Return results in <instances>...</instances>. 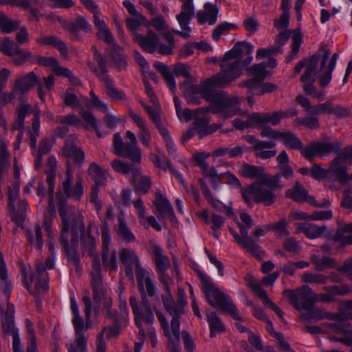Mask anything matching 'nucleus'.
Masks as SVG:
<instances>
[{
    "mask_svg": "<svg viewBox=\"0 0 352 352\" xmlns=\"http://www.w3.org/2000/svg\"><path fill=\"white\" fill-rule=\"evenodd\" d=\"M111 166L116 172L122 175H126L131 173L133 179H137L138 176L140 175V166L128 164L121 160L116 159L113 160L111 162Z\"/></svg>",
    "mask_w": 352,
    "mask_h": 352,
    "instance_id": "obj_43",
    "label": "nucleus"
},
{
    "mask_svg": "<svg viewBox=\"0 0 352 352\" xmlns=\"http://www.w3.org/2000/svg\"><path fill=\"white\" fill-rule=\"evenodd\" d=\"M306 312L302 314L301 316L303 319L310 320H315L316 321L323 319L336 320L338 315L331 312L326 311L323 308L314 307V305H310L308 309H305Z\"/></svg>",
    "mask_w": 352,
    "mask_h": 352,
    "instance_id": "obj_31",
    "label": "nucleus"
},
{
    "mask_svg": "<svg viewBox=\"0 0 352 352\" xmlns=\"http://www.w3.org/2000/svg\"><path fill=\"white\" fill-rule=\"evenodd\" d=\"M91 273L92 276L91 283L93 299L95 304L94 309L96 310L100 307L102 300L104 308H110L112 305V300L107 295V291L103 285L101 265L100 259L96 257L92 261V270Z\"/></svg>",
    "mask_w": 352,
    "mask_h": 352,
    "instance_id": "obj_10",
    "label": "nucleus"
},
{
    "mask_svg": "<svg viewBox=\"0 0 352 352\" xmlns=\"http://www.w3.org/2000/svg\"><path fill=\"white\" fill-rule=\"evenodd\" d=\"M91 50L93 52V59L97 65L89 61L87 65L90 71L94 73L95 75L102 72H108L107 60L104 56L98 52L95 45H92Z\"/></svg>",
    "mask_w": 352,
    "mask_h": 352,
    "instance_id": "obj_38",
    "label": "nucleus"
},
{
    "mask_svg": "<svg viewBox=\"0 0 352 352\" xmlns=\"http://www.w3.org/2000/svg\"><path fill=\"white\" fill-rule=\"evenodd\" d=\"M320 60V55L316 54L308 58L299 61L294 68L296 74H299L304 67L305 68L304 74L300 77V81L305 84L302 87L304 91L311 96L316 90L314 82L316 75L320 74L318 69Z\"/></svg>",
    "mask_w": 352,
    "mask_h": 352,
    "instance_id": "obj_9",
    "label": "nucleus"
},
{
    "mask_svg": "<svg viewBox=\"0 0 352 352\" xmlns=\"http://www.w3.org/2000/svg\"><path fill=\"white\" fill-rule=\"evenodd\" d=\"M151 158L156 167L160 168L164 170L168 169L172 171L173 169L170 161L164 154H162L161 155L151 154Z\"/></svg>",
    "mask_w": 352,
    "mask_h": 352,
    "instance_id": "obj_63",
    "label": "nucleus"
},
{
    "mask_svg": "<svg viewBox=\"0 0 352 352\" xmlns=\"http://www.w3.org/2000/svg\"><path fill=\"white\" fill-rule=\"evenodd\" d=\"M8 210L12 221H15L18 226H21L24 222L26 213L29 210V205L27 201L21 199L17 204V210H15L14 205L13 209L8 208Z\"/></svg>",
    "mask_w": 352,
    "mask_h": 352,
    "instance_id": "obj_44",
    "label": "nucleus"
},
{
    "mask_svg": "<svg viewBox=\"0 0 352 352\" xmlns=\"http://www.w3.org/2000/svg\"><path fill=\"white\" fill-rule=\"evenodd\" d=\"M84 194L82 179L77 178L74 182L73 170L71 165H67L65 175L60 182L58 190L56 193L57 200L59 203L58 213L63 222V230L67 232L69 219L74 217L80 216L77 213L69 212L67 208V199H71L74 201H80Z\"/></svg>",
    "mask_w": 352,
    "mask_h": 352,
    "instance_id": "obj_3",
    "label": "nucleus"
},
{
    "mask_svg": "<svg viewBox=\"0 0 352 352\" xmlns=\"http://www.w3.org/2000/svg\"><path fill=\"white\" fill-rule=\"evenodd\" d=\"M329 277L322 274L305 273L302 276V281L306 283H316L318 285H324L327 283Z\"/></svg>",
    "mask_w": 352,
    "mask_h": 352,
    "instance_id": "obj_62",
    "label": "nucleus"
},
{
    "mask_svg": "<svg viewBox=\"0 0 352 352\" xmlns=\"http://www.w3.org/2000/svg\"><path fill=\"white\" fill-rule=\"evenodd\" d=\"M133 38L134 41L148 53H153L157 50L159 43V36L153 32H148L146 36H142L138 32H133Z\"/></svg>",
    "mask_w": 352,
    "mask_h": 352,
    "instance_id": "obj_25",
    "label": "nucleus"
},
{
    "mask_svg": "<svg viewBox=\"0 0 352 352\" xmlns=\"http://www.w3.org/2000/svg\"><path fill=\"white\" fill-rule=\"evenodd\" d=\"M87 172L90 178L95 182V185L102 186L105 184L107 173L98 164L91 163Z\"/></svg>",
    "mask_w": 352,
    "mask_h": 352,
    "instance_id": "obj_46",
    "label": "nucleus"
},
{
    "mask_svg": "<svg viewBox=\"0 0 352 352\" xmlns=\"http://www.w3.org/2000/svg\"><path fill=\"white\" fill-rule=\"evenodd\" d=\"M108 72H102L97 74L96 76L100 81L104 83L106 94L112 99L122 100L124 98L123 94L118 90L115 86L113 80L107 74Z\"/></svg>",
    "mask_w": 352,
    "mask_h": 352,
    "instance_id": "obj_35",
    "label": "nucleus"
},
{
    "mask_svg": "<svg viewBox=\"0 0 352 352\" xmlns=\"http://www.w3.org/2000/svg\"><path fill=\"white\" fill-rule=\"evenodd\" d=\"M296 101L305 109V110L311 115H318L322 113L331 114L332 102L327 101L318 105L312 106L309 100L302 96H298Z\"/></svg>",
    "mask_w": 352,
    "mask_h": 352,
    "instance_id": "obj_28",
    "label": "nucleus"
},
{
    "mask_svg": "<svg viewBox=\"0 0 352 352\" xmlns=\"http://www.w3.org/2000/svg\"><path fill=\"white\" fill-rule=\"evenodd\" d=\"M2 312V328L3 331L9 335H14L19 333L14 324V307L12 305H8L6 311L1 309Z\"/></svg>",
    "mask_w": 352,
    "mask_h": 352,
    "instance_id": "obj_32",
    "label": "nucleus"
},
{
    "mask_svg": "<svg viewBox=\"0 0 352 352\" xmlns=\"http://www.w3.org/2000/svg\"><path fill=\"white\" fill-rule=\"evenodd\" d=\"M210 120L206 116L196 118L191 124L194 131L199 139L212 134L217 131L220 127V124H209Z\"/></svg>",
    "mask_w": 352,
    "mask_h": 352,
    "instance_id": "obj_26",
    "label": "nucleus"
},
{
    "mask_svg": "<svg viewBox=\"0 0 352 352\" xmlns=\"http://www.w3.org/2000/svg\"><path fill=\"white\" fill-rule=\"evenodd\" d=\"M330 52L327 50L324 52L321 57L319 75V85L321 87H327L331 80V74L334 70L336 62L338 58V54L334 53L329 60Z\"/></svg>",
    "mask_w": 352,
    "mask_h": 352,
    "instance_id": "obj_16",
    "label": "nucleus"
},
{
    "mask_svg": "<svg viewBox=\"0 0 352 352\" xmlns=\"http://www.w3.org/2000/svg\"><path fill=\"white\" fill-rule=\"evenodd\" d=\"M156 316L163 329L164 334L167 338L168 340H170L172 342H177L179 341V320L177 318H173L170 322V327H169L166 317L160 311H156Z\"/></svg>",
    "mask_w": 352,
    "mask_h": 352,
    "instance_id": "obj_23",
    "label": "nucleus"
},
{
    "mask_svg": "<svg viewBox=\"0 0 352 352\" xmlns=\"http://www.w3.org/2000/svg\"><path fill=\"white\" fill-rule=\"evenodd\" d=\"M278 140H280L285 146L291 149L301 150L303 146L300 139L291 132H280Z\"/></svg>",
    "mask_w": 352,
    "mask_h": 352,
    "instance_id": "obj_48",
    "label": "nucleus"
},
{
    "mask_svg": "<svg viewBox=\"0 0 352 352\" xmlns=\"http://www.w3.org/2000/svg\"><path fill=\"white\" fill-rule=\"evenodd\" d=\"M327 179L343 184L348 181L349 175L346 162L340 161V158H334L327 167Z\"/></svg>",
    "mask_w": 352,
    "mask_h": 352,
    "instance_id": "obj_22",
    "label": "nucleus"
},
{
    "mask_svg": "<svg viewBox=\"0 0 352 352\" xmlns=\"http://www.w3.org/2000/svg\"><path fill=\"white\" fill-rule=\"evenodd\" d=\"M276 144L272 141H260L256 145L253 146L255 151V155L258 158L266 160L274 157L276 155V150H272L274 148Z\"/></svg>",
    "mask_w": 352,
    "mask_h": 352,
    "instance_id": "obj_37",
    "label": "nucleus"
},
{
    "mask_svg": "<svg viewBox=\"0 0 352 352\" xmlns=\"http://www.w3.org/2000/svg\"><path fill=\"white\" fill-rule=\"evenodd\" d=\"M87 340L85 337H76L74 340L67 344L68 352H87Z\"/></svg>",
    "mask_w": 352,
    "mask_h": 352,
    "instance_id": "obj_60",
    "label": "nucleus"
},
{
    "mask_svg": "<svg viewBox=\"0 0 352 352\" xmlns=\"http://www.w3.org/2000/svg\"><path fill=\"white\" fill-rule=\"evenodd\" d=\"M239 173L245 178L258 179L260 181L264 176L265 168L262 166L243 163L239 169Z\"/></svg>",
    "mask_w": 352,
    "mask_h": 352,
    "instance_id": "obj_45",
    "label": "nucleus"
},
{
    "mask_svg": "<svg viewBox=\"0 0 352 352\" xmlns=\"http://www.w3.org/2000/svg\"><path fill=\"white\" fill-rule=\"evenodd\" d=\"M16 118L12 124V130L23 131L25 126V119L31 114L34 115L32 120V129L29 131L30 145L32 149L36 148L37 138L40 134V112L38 110H34L31 105L23 104L16 109Z\"/></svg>",
    "mask_w": 352,
    "mask_h": 352,
    "instance_id": "obj_8",
    "label": "nucleus"
},
{
    "mask_svg": "<svg viewBox=\"0 0 352 352\" xmlns=\"http://www.w3.org/2000/svg\"><path fill=\"white\" fill-rule=\"evenodd\" d=\"M224 72L228 68L224 65ZM225 73L219 72L216 76L208 78L199 85H192L185 82L180 85L184 87L183 94L188 103L200 104V95L203 98L211 103V111L224 118H229L240 113V102L237 96H228L225 92L218 91L213 87H223L232 82V78L226 76Z\"/></svg>",
    "mask_w": 352,
    "mask_h": 352,
    "instance_id": "obj_1",
    "label": "nucleus"
},
{
    "mask_svg": "<svg viewBox=\"0 0 352 352\" xmlns=\"http://www.w3.org/2000/svg\"><path fill=\"white\" fill-rule=\"evenodd\" d=\"M329 327L333 331L344 335V337L352 336V327L348 322L340 321L338 322L330 323Z\"/></svg>",
    "mask_w": 352,
    "mask_h": 352,
    "instance_id": "obj_61",
    "label": "nucleus"
},
{
    "mask_svg": "<svg viewBox=\"0 0 352 352\" xmlns=\"http://www.w3.org/2000/svg\"><path fill=\"white\" fill-rule=\"evenodd\" d=\"M154 67L161 74L162 78L164 79L166 85L168 87L170 91L175 94L176 90V84L174 77L171 72L169 71L167 65L165 64L156 61Z\"/></svg>",
    "mask_w": 352,
    "mask_h": 352,
    "instance_id": "obj_47",
    "label": "nucleus"
},
{
    "mask_svg": "<svg viewBox=\"0 0 352 352\" xmlns=\"http://www.w3.org/2000/svg\"><path fill=\"white\" fill-rule=\"evenodd\" d=\"M36 41L37 43L50 45L57 49L63 57L68 56V48L65 43L56 36H42L37 38Z\"/></svg>",
    "mask_w": 352,
    "mask_h": 352,
    "instance_id": "obj_39",
    "label": "nucleus"
},
{
    "mask_svg": "<svg viewBox=\"0 0 352 352\" xmlns=\"http://www.w3.org/2000/svg\"><path fill=\"white\" fill-rule=\"evenodd\" d=\"M314 292L311 288L305 285L295 290L285 289L283 295L289 298V303L297 310L302 311L314 305Z\"/></svg>",
    "mask_w": 352,
    "mask_h": 352,
    "instance_id": "obj_11",
    "label": "nucleus"
},
{
    "mask_svg": "<svg viewBox=\"0 0 352 352\" xmlns=\"http://www.w3.org/2000/svg\"><path fill=\"white\" fill-rule=\"evenodd\" d=\"M12 290V285L8 278V269L3 257L0 255V291L6 296L8 301Z\"/></svg>",
    "mask_w": 352,
    "mask_h": 352,
    "instance_id": "obj_34",
    "label": "nucleus"
},
{
    "mask_svg": "<svg viewBox=\"0 0 352 352\" xmlns=\"http://www.w3.org/2000/svg\"><path fill=\"white\" fill-rule=\"evenodd\" d=\"M333 239L344 245L352 244V222L338 230Z\"/></svg>",
    "mask_w": 352,
    "mask_h": 352,
    "instance_id": "obj_50",
    "label": "nucleus"
},
{
    "mask_svg": "<svg viewBox=\"0 0 352 352\" xmlns=\"http://www.w3.org/2000/svg\"><path fill=\"white\" fill-rule=\"evenodd\" d=\"M207 321L209 324L210 337H215L217 333H220L225 331L221 321L215 312L207 314Z\"/></svg>",
    "mask_w": 352,
    "mask_h": 352,
    "instance_id": "obj_52",
    "label": "nucleus"
},
{
    "mask_svg": "<svg viewBox=\"0 0 352 352\" xmlns=\"http://www.w3.org/2000/svg\"><path fill=\"white\" fill-rule=\"evenodd\" d=\"M101 256L103 266L105 269L110 270H117V255L116 251H112L109 253V250H102Z\"/></svg>",
    "mask_w": 352,
    "mask_h": 352,
    "instance_id": "obj_58",
    "label": "nucleus"
},
{
    "mask_svg": "<svg viewBox=\"0 0 352 352\" xmlns=\"http://www.w3.org/2000/svg\"><path fill=\"white\" fill-rule=\"evenodd\" d=\"M204 8L205 12H197L198 23L200 24L208 23L209 25H214L217 21L218 8L211 3L205 4Z\"/></svg>",
    "mask_w": 352,
    "mask_h": 352,
    "instance_id": "obj_42",
    "label": "nucleus"
},
{
    "mask_svg": "<svg viewBox=\"0 0 352 352\" xmlns=\"http://www.w3.org/2000/svg\"><path fill=\"white\" fill-rule=\"evenodd\" d=\"M279 173H276L280 177L289 179L293 177L294 171L289 166V158L286 151H281L276 157Z\"/></svg>",
    "mask_w": 352,
    "mask_h": 352,
    "instance_id": "obj_40",
    "label": "nucleus"
},
{
    "mask_svg": "<svg viewBox=\"0 0 352 352\" xmlns=\"http://www.w3.org/2000/svg\"><path fill=\"white\" fill-rule=\"evenodd\" d=\"M131 182L135 186V190L142 194H146L148 192L151 186V178L147 175H142L141 168L140 167V175L138 176V178L133 179V176H131Z\"/></svg>",
    "mask_w": 352,
    "mask_h": 352,
    "instance_id": "obj_51",
    "label": "nucleus"
},
{
    "mask_svg": "<svg viewBox=\"0 0 352 352\" xmlns=\"http://www.w3.org/2000/svg\"><path fill=\"white\" fill-rule=\"evenodd\" d=\"M110 55L118 70L124 69L126 67V57L122 54V50L118 45H113V48L110 50Z\"/></svg>",
    "mask_w": 352,
    "mask_h": 352,
    "instance_id": "obj_54",
    "label": "nucleus"
},
{
    "mask_svg": "<svg viewBox=\"0 0 352 352\" xmlns=\"http://www.w3.org/2000/svg\"><path fill=\"white\" fill-rule=\"evenodd\" d=\"M36 276L32 274L28 279L26 273H23V284L30 294L36 296L49 289L47 270L53 269L54 260L52 257L46 258L45 265L41 261L35 263Z\"/></svg>",
    "mask_w": 352,
    "mask_h": 352,
    "instance_id": "obj_7",
    "label": "nucleus"
},
{
    "mask_svg": "<svg viewBox=\"0 0 352 352\" xmlns=\"http://www.w3.org/2000/svg\"><path fill=\"white\" fill-rule=\"evenodd\" d=\"M63 28L70 33V38L74 41H80L81 35L80 30L88 32L91 30L90 25L86 20L82 18H78L74 22H68L60 20Z\"/></svg>",
    "mask_w": 352,
    "mask_h": 352,
    "instance_id": "obj_24",
    "label": "nucleus"
},
{
    "mask_svg": "<svg viewBox=\"0 0 352 352\" xmlns=\"http://www.w3.org/2000/svg\"><path fill=\"white\" fill-rule=\"evenodd\" d=\"M96 28L98 29L97 36L104 43L109 45L110 50L113 48L114 43L113 36L109 29L106 25L104 21L100 19L99 16H96L94 19Z\"/></svg>",
    "mask_w": 352,
    "mask_h": 352,
    "instance_id": "obj_36",
    "label": "nucleus"
},
{
    "mask_svg": "<svg viewBox=\"0 0 352 352\" xmlns=\"http://www.w3.org/2000/svg\"><path fill=\"white\" fill-rule=\"evenodd\" d=\"M341 144L338 142H317L301 149L302 155L311 162L314 157H323L330 153H338Z\"/></svg>",
    "mask_w": 352,
    "mask_h": 352,
    "instance_id": "obj_14",
    "label": "nucleus"
},
{
    "mask_svg": "<svg viewBox=\"0 0 352 352\" xmlns=\"http://www.w3.org/2000/svg\"><path fill=\"white\" fill-rule=\"evenodd\" d=\"M250 74L254 76L251 79L241 82L239 84L240 87H248L250 85L262 82L267 76L266 66L263 63L254 64L248 69Z\"/></svg>",
    "mask_w": 352,
    "mask_h": 352,
    "instance_id": "obj_29",
    "label": "nucleus"
},
{
    "mask_svg": "<svg viewBox=\"0 0 352 352\" xmlns=\"http://www.w3.org/2000/svg\"><path fill=\"white\" fill-rule=\"evenodd\" d=\"M35 85H37V91L39 98L43 102H45V95L46 92L43 89L42 85L39 82V79L33 72L18 78L15 81L14 91H17V94H23L30 90Z\"/></svg>",
    "mask_w": 352,
    "mask_h": 352,
    "instance_id": "obj_17",
    "label": "nucleus"
},
{
    "mask_svg": "<svg viewBox=\"0 0 352 352\" xmlns=\"http://www.w3.org/2000/svg\"><path fill=\"white\" fill-rule=\"evenodd\" d=\"M90 229L91 226L86 233L82 217L81 215L74 217L69 219L66 234H64L63 222H61L60 243L67 256L68 261L74 263L77 271L80 268V263L78 251L79 237H80L82 250L87 251L90 256L99 259L97 256L94 255L96 248V241L91 234Z\"/></svg>",
    "mask_w": 352,
    "mask_h": 352,
    "instance_id": "obj_2",
    "label": "nucleus"
},
{
    "mask_svg": "<svg viewBox=\"0 0 352 352\" xmlns=\"http://www.w3.org/2000/svg\"><path fill=\"white\" fill-rule=\"evenodd\" d=\"M154 261L157 271H166L170 267L169 258L164 254L162 248L155 243L151 244Z\"/></svg>",
    "mask_w": 352,
    "mask_h": 352,
    "instance_id": "obj_41",
    "label": "nucleus"
},
{
    "mask_svg": "<svg viewBox=\"0 0 352 352\" xmlns=\"http://www.w3.org/2000/svg\"><path fill=\"white\" fill-rule=\"evenodd\" d=\"M280 175L264 176L258 182H255L241 189V196L244 201L251 206L253 203H262L265 206H270L275 202L276 195L273 190L285 186L280 180Z\"/></svg>",
    "mask_w": 352,
    "mask_h": 352,
    "instance_id": "obj_4",
    "label": "nucleus"
},
{
    "mask_svg": "<svg viewBox=\"0 0 352 352\" xmlns=\"http://www.w3.org/2000/svg\"><path fill=\"white\" fill-rule=\"evenodd\" d=\"M254 46L247 42H237L233 48L226 53L220 63L221 72L224 73V65L227 66L226 76L232 78V81L239 77L241 74V60L247 55L252 54Z\"/></svg>",
    "mask_w": 352,
    "mask_h": 352,
    "instance_id": "obj_6",
    "label": "nucleus"
},
{
    "mask_svg": "<svg viewBox=\"0 0 352 352\" xmlns=\"http://www.w3.org/2000/svg\"><path fill=\"white\" fill-rule=\"evenodd\" d=\"M153 204L160 218L162 219H169L175 225L178 223L171 204L161 190H159L155 192Z\"/></svg>",
    "mask_w": 352,
    "mask_h": 352,
    "instance_id": "obj_20",
    "label": "nucleus"
},
{
    "mask_svg": "<svg viewBox=\"0 0 352 352\" xmlns=\"http://www.w3.org/2000/svg\"><path fill=\"white\" fill-rule=\"evenodd\" d=\"M331 285L324 286L322 289L325 293H318L313 294L314 304L315 302L331 303L337 300Z\"/></svg>",
    "mask_w": 352,
    "mask_h": 352,
    "instance_id": "obj_53",
    "label": "nucleus"
},
{
    "mask_svg": "<svg viewBox=\"0 0 352 352\" xmlns=\"http://www.w3.org/2000/svg\"><path fill=\"white\" fill-rule=\"evenodd\" d=\"M36 61L39 65L50 67L56 76L67 78L72 84L74 85L79 84V79L68 68L60 66L56 58L52 56H37Z\"/></svg>",
    "mask_w": 352,
    "mask_h": 352,
    "instance_id": "obj_18",
    "label": "nucleus"
},
{
    "mask_svg": "<svg viewBox=\"0 0 352 352\" xmlns=\"http://www.w3.org/2000/svg\"><path fill=\"white\" fill-rule=\"evenodd\" d=\"M55 177H56V174H54L53 172H50L47 174V178H46V182L48 185V196H49L48 210L50 213H55V206H54V203Z\"/></svg>",
    "mask_w": 352,
    "mask_h": 352,
    "instance_id": "obj_57",
    "label": "nucleus"
},
{
    "mask_svg": "<svg viewBox=\"0 0 352 352\" xmlns=\"http://www.w3.org/2000/svg\"><path fill=\"white\" fill-rule=\"evenodd\" d=\"M192 1L179 0L182 3V6L181 12L177 15L176 19L182 31L175 30L174 32L184 38H188L190 36L191 28L189 23L195 14Z\"/></svg>",
    "mask_w": 352,
    "mask_h": 352,
    "instance_id": "obj_12",
    "label": "nucleus"
},
{
    "mask_svg": "<svg viewBox=\"0 0 352 352\" xmlns=\"http://www.w3.org/2000/svg\"><path fill=\"white\" fill-rule=\"evenodd\" d=\"M25 236L32 247L41 252L43 246V236L42 228L38 224H36L25 231Z\"/></svg>",
    "mask_w": 352,
    "mask_h": 352,
    "instance_id": "obj_33",
    "label": "nucleus"
},
{
    "mask_svg": "<svg viewBox=\"0 0 352 352\" xmlns=\"http://www.w3.org/2000/svg\"><path fill=\"white\" fill-rule=\"evenodd\" d=\"M294 226L296 233L302 232L311 239L320 237L327 230L325 226H319L310 223H296Z\"/></svg>",
    "mask_w": 352,
    "mask_h": 352,
    "instance_id": "obj_30",
    "label": "nucleus"
},
{
    "mask_svg": "<svg viewBox=\"0 0 352 352\" xmlns=\"http://www.w3.org/2000/svg\"><path fill=\"white\" fill-rule=\"evenodd\" d=\"M285 195L295 201H306L316 207L324 208L329 206V201L327 199H323L321 202H317L314 197L308 195L307 190L298 182H296L292 188L286 191Z\"/></svg>",
    "mask_w": 352,
    "mask_h": 352,
    "instance_id": "obj_19",
    "label": "nucleus"
},
{
    "mask_svg": "<svg viewBox=\"0 0 352 352\" xmlns=\"http://www.w3.org/2000/svg\"><path fill=\"white\" fill-rule=\"evenodd\" d=\"M64 104L71 108L80 107L82 108L80 101L77 96L70 89H67L65 93L62 96Z\"/></svg>",
    "mask_w": 352,
    "mask_h": 352,
    "instance_id": "obj_64",
    "label": "nucleus"
},
{
    "mask_svg": "<svg viewBox=\"0 0 352 352\" xmlns=\"http://www.w3.org/2000/svg\"><path fill=\"white\" fill-rule=\"evenodd\" d=\"M311 260L315 267L318 271H324L327 269L336 267V261L330 257L324 256L320 258L316 255H312Z\"/></svg>",
    "mask_w": 352,
    "mask_h": 352,
    "instance_id": "obj_55",
    "label": "nucleus"
},
{
    "mask_svg": "<svg viewBox=\"0 0 352 352\" xmlns=\"http://www.w3.org/2000/svg\"><path fill=\"white\" fill-rule=\"evenodd\" d=\"M116 231L124 242L129 243L135 241V236L131 230L127 226L122 217L118 218Z\"/></svg>",
    "mask_w": 352,
    "mask_h": 352,
    "instance_id": "obj_49",
    "label": "nucleus"
},
{
    "mask_svg": "<svg viewBox=\"0 0 352 352\" xmlns=\"http://www.w3.org/2000/svg\"><path fill=\"white\" fill-rule=\"evenodd\" d=\"M120 261L126 265L125 274L127 278L133 280L134 278L133 267L139 265L140 261L134 250L124 248L122 250L119 254Z\"/></svg>",
    "mask_w": 352,
    "mask_h": 352,
    "instance_id": "obj_27",
    "label": "nucleus"
},
{
    "mask_svg": "<svg viewBox=\"0 0 352 352\" xmlns=\"http://www.w3.org/2000/svg\"><path fill=\"white\" fill-rule=\"evenodd\" d=\"M197 275L208 303L214 307H219L222 311L228 312L234 319L241 321L239 310L230 298L217 287L210 277L201 270L197 271Z\"/></svg>",
    "mask_w": 352,
    "mask_h": 352,
    "instance_id": "obj_5",
    "label": "nucleus"
},
{
    "mask_svg": "<svg viewBox=\"0 0 352 352\" xmlns=\"http://www.w3.org/2000/svg\"><path fill=\"white\" fill-rule=\"evenodd\" d=\"M77 140L75 135H69L65 140L63 153L66 157L80 166L85 162V155L83 151L77 146Z\"/></svg>",
    "mask_w": 352,
    "mask_h": 352,
    "instance_id": "obj_21",
    "label": "nucleus"
},
{
    "mask_svg": "<svg viewBox=\"0 0 352 352\" xmlns=\"http://www.w3.org/2000/svg\"><path fill=\"white\" fill-rule=\"evenodd\" d=\"M248 88L249 89V92L253 95H262L265 93L273 92L276 89V86L272 82H258L256 85H250Z\"/></svg>",
    "mask_w": 352,
    "mask_h": 352,
    "instance_id": "obj_56",
    "label": "nucleus"
},
{
    "mask_svg": "<svg viewBox=\"0 0 352 352\" xmlns=\"http://www.w3.org/2000/svg\"><path fill=\"white\" fill-rule=\"evenodd\" d=\"M236 224L239 229L241 241H242L240 242L241 248L257 260H262L265 256V252L262 250L261 247L248 235V230L250 228H248L247 226L239 221L236 222Z\"/></svg>",
    "mask_w": 352,
    "mask_h": 352,
    "instance_id": "obj_15",
    "label": "nucleus"
},
{
    "mask_svg": "<svg viewBox=\"0 0 352 352\" xmlns=\"http://www.w3.org/2000/svg\"><path fill=\"white\" fill-rule=\"evenodd\" d=\"M244 280L247 286L261 299L267 294L266 291L261 287V282L257 281L253 276L248 274L245 276Z\"/></svg>",
    "mask_w": 352,
    "mask_h": 352,
    "instance_id": "obj_59",
    "label": "nucleus"
},
{
    "mask_svg": "<svg viewBox=\"0 0 352 352\" xmlns=\"http://www.w3.org/2000/svg\"><path fill=\"white\" fill-rule=\"evenodd\" d=\"M113 153L120 157H128L135 163L141 162V153L138 143L124 144L119 133L113 135Z\"/></svg>",
    "mask_w": 352,
    "mask_h": 352,
    "instance_id": "obj_13",
    "label": "nucleus"
}]
</instances>
